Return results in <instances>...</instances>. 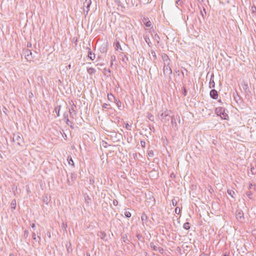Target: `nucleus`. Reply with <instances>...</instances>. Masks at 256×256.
<instances>
[{
  "instance_id": "obj_14",
  "label": "nucleus",
  "mask_w": 256,
  "mask_h": 256,
  "mask_svg": "<svg viewBox=\"0 0 256 256\" xmlns=\"http://www.w3.org/2000/svg\"><path fill=\"white\" fill-rule=\"evenodd\" d=\"M108 104H104L102 106V107L104 108H108Z\"/></svg>"
},
{
  "instance_id": "obj_5",
  "label": "nucleus",
  "mask_w": 256,
  "mask_h": 256,
  "mask_svg": "<svg viewBox=\"0 0 256 256\" xmlns=\"http://www.w3.org/2000/svg\"><path fill=\"white\" fill-rule=\"evenodd\" d=\"M115 102L118 106V108L120 109V108L122 106V102H120V100L115 99Z\"/></svg>"
},
{
  "instance_id": "obj_17",
  "label": "nucleus",
  "mask_w": 256,
  "mask_h": 256,
  "mask_svg": "<svg viewBox=\"0 0 256 256\" xmlns=\"http://www.w3.org/2000/svg\"><path fill=\"white\" fill-rule=\"evenodd\" d=\"M141 144H142V145L144 146V145L145 144V142H141Z\"/></svg>"
},
{
  "instance_id": "obj_2",
  "label": "nucleus",
  "mask_w": 256,
  "mask_h": 256,
  "mask_svg": "<svg viewBox=\"0 0 256 256\" xmlns=\"http://www.w3.org/2000/svg\"><path fill=\"white\" fill-rule=\"evenodd\" d=\"M210 96L214 99H216L218 97V92L215 90H212L210 92Z\"/></svg>"
},
{
  "instance_id": "obj_6",
  "label": "nucleus",
  "mask_w": 256,
  "mask_h": 256,
  "mask_svg": "<svg viewBox=\"0 0 256 256\" xmlns=\"http://www.w3.org/2000/svg\"><path fill=\"white\" fill-rule=\"evenodd\" d=\"M184 228L186 230H189L190 228V224L188 222H186L184 224Z\"/></svg>"
},
{
  "instance_id": "obj_4",
  "label": "nucleus",
  "mask_w": 256,
  "mask_h": 256,
  "mask_svg": "<svg viewBox=\"0 0 256 256\" xmlns=\"http://www.w3.org/2000/svg\"><path fill=\"white\" fill-rule=\"evenodd\" d=\"M108 98L110 102H112V99H116L114 96L112 94H108Z\"/></svg>"
},
{
  "instance_id": "obj_19",
  "label": "nucleus",
  "mask_w": 256,
  "mask_h": 256,
  "mask_svg": "<svg viewBox=\"0 0 256 256\" xmlns=\"http://www.w3.org/2000/svg\"><path fill=\"white\" fill-rule=\"evenodd\" d=\"M224 256H226V254H224Z\"/></svg>"
},
{
  "instance_id": "obj_7",
  "label": "nucleus",
  "mask_w": 256,
  "mask_h": 256,
  "mask_svg": "<svg viewBox=\"0 0 256 256\" xmlns=\"http://www.w3.org/2000/svg\"><path fill=\"white\" fill-rule=\"evenodd\" d=\"M68 160L69 164L74 166V162L72 158H68Z\"/></svg>"
},
{
  "instance_id": "obj_13",
  "label": "nucleus",
  "mask_w": 256,
  "mask_h": 256,
  "mask_svg": "<svg viewBox=\"0 0 256 256\" xmlns=\"http://www.w3.org/2000/svg\"><path fill=\"white\" fill-rule=\"evenodd\" d=\"M172 204L173 206H176V204H177L176 201V200H172Z\"/></svg>"
},
{
  "instance_id": "obj_18",
  "label": "nucleus",
  "mask_w": 256,
  "mask_h": 256,
  "mask_svg": "<svg viewBox=\"0 0 256 256\" xmlns=\"http://www.w3.org/2000/svg\"><path fill=\"white\" fill-rule=\"evenodd\" d=\"M161 250H162V251H163V249H161V250H160V251H161Z\"/></svg>"
},
{
  "instance_id": "obj_1",
  "label": "nucleus",
  "mask_w": 256,
  "mask_h": 256,
  "mask_svg": "<svg viewBox=\"0 0 256 256\" xmlns=\"http://www.w3.org/2000/svg\"><path fill=\"white\" fill-rule=\"evenodd\" d=\"M216 112L222 119L226 120L228 118V114L224 112V110L221 107L216 109Z\"/></svg>"
},
{
  "instance_id": "obj_3",
  "label": "nucleus",
  "mask_w": 256,
  "mask_h": 256,
  "mask_svg": "<svg viewBox=\"0 0 256 256\" xmlns=\"http://www.w3.org/2000/svg\"><path fill=\"white\" fill-rule=\"evenodd\" d=\"M143 22L147 27L150 26L152 23L148 18H144L143 20Z\"/></svg>"
},
{
  "instance_id": "obj_12",
  "label": "nucleus",
  "mask_w": 256,
  "mask_h": 256,
  "mask_svg": "<svg viewBox=\"0 0 256 256\" xmlns=\"http://www.w3.org/2000/svg\"><path fill=\"white\" fill-rule=\"evenodd\" d=\"M148 156H154V152L152 150H150L148 152Z\"/></svg>"
},
{
  "instance_id": "obj_10",
  "label": "nucleus",
  "mask_w": 256,
  "mask_h": 256,
  "mask_svg": "<svg viewBox=\"0 0 256 256\" xmlns=\"http://www.w3.org/2000/svg\"><path fill=\"white\" fill-rule=\"evenodd\" d=\"M124 215L127 218H130L131 216V213L128 211H126L124 212Z\"/></svg>"
},
{
  "instance_id": "obj_11",
  "label": "nucleus",
  "mask_w": 256,
  "mask_h": 256,
  "mask_svg": "<svg viewBox=\"0 0 256 256\" xmlns=\"http://www.w3.org/2000/svg\"><path fill=\"white\" fill-rule=\"evenodd\" d=\"M88 56L92 60H94V58H95L94 55L92 54L91 52H90V54H88Z\"/></svg>"
},
{
  "instance_id": "obj_9",
  "label": "nucleus",
  "mask_w": 256,
  "mask_h": 256,
  "mask_svg": "<svg viewBox=\"0 0 256 256\" xmlns=\"http://www.w3.org/2000/svg\"><path fill=\"white\" fill-rule=\"evenodd\" d=\"M174 212H175V213L176 214H180V212H181V210L179 208L176 207L175 208Z\"/></svg>"
},
{
  "instance_id": "obj_8",
  "label": "nucleus",
  "mask_w": 256,
  "mask_h": 256,
  "mask_svg": "<svg viewBox=\"0 0 256 256\" xmlns=\"http://www.w3.org/2000/svg\"><path fill=\"white\" fill-rule=\"evenodd\" d=\"M228 193L232 196L234 197V192L232 190H228Z\"/></svg>"
},
{
  "instance_id": "obj_15",
  "label": "nucleus",
  "mask_w": 256,
  "mask_h": 256,
  "mask_svg": "<svg viewBox=\"0 0 256 256\" xmlns=\"http://www.w3.org/2000/svg\"><path fill=\"white\" fill-rule=\"evenodd\" d=\"M126 128L127 129H130V126L128 124H126Z\"/></svg>"
},
{
  "instance_id": "obj_16",
  "label": "nucleus",
  "mask_w": 256,
  "mask_h": 256,
  "mask_svg": "<svg viewBox=\"0 0 256 256\" xmlns=\"http://www.w3.org/2000/svg\"><path fill=\"white\" fill-rule=\"evenodd\" d=\"M90 2V0H86V2H87V3L88 4H89V3Z\"/></svg>"
}]
</instances>
